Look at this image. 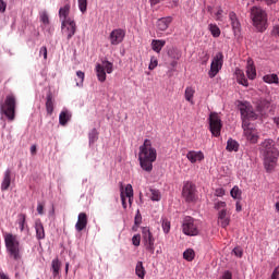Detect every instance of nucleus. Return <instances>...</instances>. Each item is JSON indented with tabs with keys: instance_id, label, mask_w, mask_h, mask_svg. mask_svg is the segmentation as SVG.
<instances>
[{
	"instance_id": "40",
	"label": "nucleus",
	"mask_w": 279,
	"mask_h": 279,
	"mask_svg": "<svg viewBox=\"0 0 279 279\" xmlns=\"http://www.w3.org/2000/svg\"><path fill=\"white\" fill-rule=\"evenodd\" d=\"M88 226V222H85L84 220H78L75 225V229L77 230V232H82V230H85V228Z\"/></svg>"
},
{
	"instance_id": "23",
	"label": "nucleus",
	"mask_w": 279,
	"mask_h": 279,
	"mask_svg": "<svg viewBox=\"0 0 279 279\" xmlns=\"http://www.w3.org/2000/svg\"><path fill=\"white\" fill-rule=\"evenodd\" d=\"M73 116L71 114V111L69 110H62L59 114V123L60 125H66V123H69L71 121V118Z\"/></svg>"
},
{
	"instance_id": "30",
	"label": "nucleus",
	"mask_w": 279,
	"mask_h": 279,
	"mask_svg": "<svg viewBox=\"0 0 279 279\" xmlns=\"http://www.w3.org/2000/svg\"><path fill=\"white\" fill-rule=\"evenodd\" d=\"M227 151H239V142L229 138L227 142Z\"/></svg>"
},
{
	"instance_id": "12",
	"label": "nucleus",
	"mask_w": 279,
	"mask_h": 279,
	"mask_svg": "<svg viewBox=\"0 0 279 279\" xmlns=\"http://www.w3.org/2000/svg\"><path fill=\"white\" fill-rule=\"evenodd\" d=\"M61 29L63 36H66L68 40H71L73 36H75V32H77V25L75 24V20H68L61 23Z\"/></svg>"
},
{
	"instance_id": "8",
	"label": "nucleus",
	"mask_w": 279,
	"mask_h": 279,
	"mask_svg": "<svg viewBox=\"0 0 279 279\" xmlns=\"http://www.w3.org/2000/svg\"><path fill=\"white\" fill-rule=\"evenodd\" d=\"M221 69H223V52H218L214 57L210 64V70L208 71L210 80L217 77V74L219 73V71H221Z\"/></svg>"
},
{
	"instance_id": "60",
	"label": "nucleus",
	"mask_w": 279,
	"mask_h": 279,
	"mask_svg": "<svg viewBox=\"0 0 279 279\" xmlns=\"http://www.w3.org/2000/svg\"><path fill=\"white\" fill-rule=\"evenodd\" d=\"M5 8H8V4H5L3 0H0V12L1 13L5 12Z\"/></svg>"
},
{
	"instance_id": "20",
	"label": "nucleus",
	"mask_w": 279,
	"mask_h": 279,
	"mask_svg": "<svg viewBox=\"0 0 279 279\" xmlns=\"http://www.w3.org/2000/svg\"><path fill=\"white\" fill-rule=\"evenodd\" d=\"M169 25H171V17H162L157 21V29L159 32H167Z\"/></svg>"
},
{
	"instance_id": "21",
	"label": "nucleus",
	"mask_w": 279,
	"mask_h": 279,
	"mask_svg": "<svg viewBox=\"0 0 279 279\" xmlns=\"http://www.w3.org/2000/svg\"><path fill=\"white\" fill-rule=\"evenodd\" d=\"M36 239L43 241L45 239V227L40 220L35 221Z\"/></svg>"
},
{
	"instance_id": "6",
	"label": "nucleus",
	"mask_w": 279,
	"mask_h": 279,
	"mask_svg": "<svg viewBox=\"0 0 279 279\" xmlns=\"http://www.w3.org/2000/svg\"><path fill=\"white\" fill-rule=\"evenodd\" d=\"M0 112L7 117L8 121L16 119V96L9 94L3 102H0Z\"/></svg>"
},
{
	"instance_id": "48",
	"label": "nucleus",
	"mask_w": 279,
	"mask_h": 279,
	"mask_svg": "<svg viewBox=\"0 0 279 279\" xmlns=\"http://www.w3.org/2000/svg\"><path fill=\"white\" fill-rule=\"evenodd\" d=\"M132 243L135 245V247H138V245H141V234H135L132 238Z\"/></svg>"
},
{
	"instance_id": "10",
	"label": "nucleus",
	"mask_w": 279,
	"mask_h": 279,
	"mask_svg": "<svg viewBox=\"0 0 279 279\" xmlns=\"http://www.w3.org/2000/svg\"><path fill=\"white\" fill-rule=\"evenodd\" d=\"M221 128H223V125L221 124V118H219V113L211 112L209 114V130L213 136H221Z\"/></svg>"
},
{
	"instance_id": "1",
	"label": "nucleus",
	"mask_w": 279,
	"mask_h": 279,
	"mask_svg": "<svg viewBox=\"0 0 279 279\" xmlns=\"http://www.w3.org/2000/svg\"><path fill=\"white\" fill-rule=\"evenodd\" d=\"M239 110L241 112L242 129L244 130L245 138L253 144L258 143V131L250 123L251 121H256L258 114L254 112V108H252L248 102L240 104Z\"/></svg>"
},
{
	"instance_id": "44",
	"label": "nucleus",
	"mask_w": 279,
	"mask_h": 279,
	"mask_svg": "<svg viewBox=\"0 0 279 279\" xmlns=\"http://www.w3.org/2000/svg\"><path fill=\"white\" fill-rule=\"evenodd\" d=\"M76 75L80 80V82H76V86H83L84 85V77H85L84 72L77 71Z\"/></svg>"
},
{
	"instance_id": "2",
	"label": "nucleus",
	"mask_w": 279,
	"mask_h": 279,
	"mask_svg": "<svg viewBox=\"0 0 279 279\" xmlns=\"http://www.w3.org/2000/svg\"><path fill=\"white\" fill-rule=\"evenodd\" d=\"M158 158V151L151 145V140H145L143 145L140 146L138 161L140 167L146 173H151L154 171V162Z\"/></svg>"
},
{
	"instance_id": "9",
	"label": "nucleus",
	"mask_w": 279,
	"mask_h": 279,
	"mask_svg": "<svg viewBox=\"0 0 279 279\" xmlns=\"http://www.w3.org/2000/svg\"><path fill=\"white\" fill-rule=\"evenodd\" d=\"M142 239L145 246V250L148 251L150 254L156 252V239H154V234L149 230V228H144L142 231Z\"/></svg>"
},
{
	"instance_id": "49",
	"label": "nucleus",
	"mask_w": 279,
	"mask_h": 279,
	"mask_svg": "<svg viewBox=\"0 0 279 279\" xmlns=\"http://www.w3.org/2000/svg\"><path fill=\"white\" fill-rule=\"evenodd\" d=\"M215 195L216 197H223V195H226V190L223 187H218L215 191Z\"/></svg>"
},
{
	"instance_id": "29",
	"label": "nucleus",
	"mask_w": 279,
	"mask_h": 279,
	"mask_svg": "<svg viewBox=\"0 0 279 279\" xmlns=\"http://www.w3.org/2000/svg\"><path fill=\"white\" fill-rule=\"evenodd\" d=\"M135 274L141 279H145L146 271H145V267L143 266V262H137L135 267Z\"/></svg>"
},
{
	"instance_id": "63",
	"label": "nucleus",
	"mask_w": 279,
	"mask_h": 279,
	"mask_svg": "<svg viewBox=\"0 0 279 279\" xmlns=\"http://www.w3.org/2000/svg\"><path fill=\"white\" fill-rule=\"evenodd\" d=\"M36 151H37L36 145L31 146L32 156H36Z\"/></svg>"
},
{
	"instance_id": "7",
	"label": "nucleus",
	"mask_w": 279,
	"mask_h": 279,
	"mask_svg": "<svg viewBox=\"0 0 279 279\" xmlns=\"http://www.w3.org/2000/svg\"><path fill=\"white\" fill-rule=\"evenodd\" d=\"M182 232L186 236H197V234H199V226L197 225V220L191 216H186L182 222Z\"/></svg>"
},
{
	"instance_id": "33",
	"label": "nucleus",
	"mask_w": 279,
	"mask_h": 279,
	"mask_svg": "<svg viewBox=\"0 0 279 279\" xmlns=\"http://www.w3.org/2000/svg\"><path fill=\"white\" fill-rule=\"evenodd\" d=\"M149 197L151 199V202H160L162 195L160 194V191L156 190V189H149Z\"/></svg>"
},
{
	"instance_id": "56",
	"label": "nucleus",
	"mask_w": 279,
	"mask_h": 279,
	"mask_svg": "<svg viewBox=\"0 0 279 279\" xmlns=\"http://www.w3.org/2000/svg\"><path fill=\"white\" fill-rule=\"evenodd\" d=\"M39 56L44 57V60H47V47H41L39 50Z\"/></svg>"
},
{
	"instance_id": "53",
	"label": "nucleus",
	"mask_w": 279,
	"mask_h": 279,
	"mask_svg": "<svg viewBox=\"0 0 279 279\" xmlns=\"http://www.w3.org/2000/svg\"><path fill=\"white\" fill-rule=\"evenodd\" d=\"M270 102L268 100H262L259 104V107L262 108L260 110H265L267 108H269Z\"/></svg>"
},
{
	"instance_id": "34",
	"label": "nucleus",
	"mask_w": 279,
	"mask_h": 279,
	"mask_svg": "<svg viewBox=\"0 0 279 279\" xmlns=\"http://www.w3.org/2000/svg\"><path fill=\"white\" fill-rule=\"evenodd\" d=\"M209 32L214 38H219V36H221V29L217 24H209Z\"/></svg>"
},
{
	"instance_id": "17",
	"label": "nucleus",
	"mask_w": 279,
	"mask_h": 279,
	"mask_svg": "<svg viewBox=\"0 0 279 279\" xmlns=\"http://www.w3.org/2000/svg\"><path fill=\"white\" fill-rule=\"evenodd\" d=\"M218 223L221 228H228L230 226V215H228V209H221L218 213Z\"/></svg>"
},
{
	"instance_id": "58",
	"label": "nucleus",
	"mask_w": 279,
	"mask_h": 279,
	"mask_svg": "<svg viewBox=\"0 0 279 279\" xmlns=\"http://www.w3.org/2000/svg\"><path fill=\"white\" fill-rule=\"evenodd\" d=\"M112 63L106 61V73H112Z\"/></svg>"
},
{
	"instance_id": "36",
	"label": "nucleus",
	"mask_w": 279,
	"mask_h": 279,
	"mask_svg": "<svg viewBox=\"0 0 279 279\" xmlns=\"http://www.w3.org/2000/svg\"><path fill=\"white\" fill-rule=\"evenodd\" d=\"M183 258L185 260H187L189 263H191V260H193L195 258V251H193L192 248H187L184 253H183Z\"/></svg>"
},
{
	"instance_id": "54",
	"label": "nucleus",
	"mask_w": 279,
	"mask_h": 279,
	"mask_svg": "<svg viewBox=\"0 0 279 279\" xmlns=\"http://www.w3.org/2000/svg\"><path fill=\"white\" fill-rule=\"evenodd\" d=\"M78 220L88 223V216L86 215V213L78 214Z\"/></svg>"
},
{
	"instance_id": "45",
	"label": "nucleus",
	"mask_w": 279,
	"mask_h": 279,
	"mask_svg": "<svg viewBox=\"0 0 279 279\" xmlns=\"http://www.w3.org/2000/svg\"><path fill=\"white\" fill-rule=\"evenodd\" d=\"M40 21L41 23H44L45 25H49V14H47V12H41L40 13Z\"/></svg>"
},
{
	"instance_id": "13",
	"label": "nucleus",
	"mask_w": 279,
	"mask_h": 279,
	"mask_svg": "<svg viewBox=\"0 0 279 279\" xmlns=\"http://www.w3.org/2000/svg\"><path fill=\"white\" fill-rule=\"evenodd\" d=\"M120 197L124 210L128 208V203L132 206V199H134V189H132V184H128L125 189L121 187Z\"/></svg>"
},
{
	"instance_id": "5",
	"label": "nucleus",
	"mask_w": 279,
	"mask_h": 279,
	"mask_svg": "<svg viewBox=\"0 0 279 279\" xmlns=\"http://www.w3.org/2000/svg\"><path fill=\"white\" fill-rule=\"evenodd\" d=\"M251 19L257 32L263 33L269 27V24L267 23V12L262 8L253 7L251 9Z\"/></svg>"
},
{
	"instance_id": "11",
	"label": "nucleus",
	"mask_w": 279,
	"mask_h": 279,
	"mask_svg": "<svg viewBox=\"0 0 279 279\" xmlns=\"http://www.w3.org/2000/svg\"><path fill=\"white\" fill-rule=\"evenodd\" d=\"M182 196L184 197L185 202H195V198L197 197L195 183L186 181L183 185Z\"/></svg>"
},
{
	"instance_id": "38",
	"label": "nucleus",
	"mask_w": 279,
	"mask_h": 279,
	"mask_svg": "<svg viewBox=\"0 0 279 279\" xmlns=\"http://www.w3.org/2000/svg\"><path fill=\"white\" fill-rule=\"evenodd\" d=\"M230 195L233 199H241V195H242L241 189H239V186H233L230 192Z\"/></svg>"
},
{
	"instance_id": "18",
	"label": "nucleus",
	"mask_w": 279,
	"mask_h": 279,
	"mask_svg": "<svg viewBox=\"0 0 279 279\" xmlns=\"http://www.w3.org/2000/svg\"><path fill=\"white\" fill-rule=\"evenodd\" d=\"M11 184H12V170L7 169L3 173V178L1 182V191H8Z\"/></svg>"
},
{
	"instance_id": "43",
	"label": "nucleus",
	"mask_w": 279,
	"mask_h": 279,
	"mask_svg": "<svg viewBox=\"0 0 279 279\" xmlns=\"http://www.w3.org/2000/svg\"><path fill=\"white\" fill-rule=\"evenodd\" d=\"M158 66V59L156 57L150 58V63L148 65L149 71H154Z\"/></svg>"
},
{
	"instance_id": "3",
	"label": "nucleus",
	"mask_w": 279,
	"mask_h": 279,
	"mask_svg": "<svg viewBox=\"0 0 279 279\" xmlns=\"http://www.w3.org/2000/svg\"><path fill=\"white\" fill-rule=\"evenodd\" d=\"M260 151L264 156V167L267 173H271L278 167L279 145L274 140H265Z\"/></svg>"
},
{
	"instance_id": "50",
	"label": "nucleus",
	"mask_w": 279,
	"mask_h": 279,
	"mask_svg": "<svg viewBox=\"0 0 279 279\" xmlns=\"http://www.w3.org/2000/svg\"><path fill=\"white\" fill-rule=\"evenodd\" d=\"M233 254H235V256H238V258H241L243 256V248L236 246L233 248Z\"/></svg>"
},
{
	"instance_id": "51",
	"label": "nucleus",
	"mask_w": 279,
	"mask_h": 279,
	"mask_svg": "<svg viewBox=\"0 0 279 279\" xmlns=\"http://www.w3.org/2000/svg\"><path fill=\"white\" fill-rule=\"evenodd\" d=\"M97 141V132L94 130L89 133V143H95Z\"/></svg>"
},
{
	"instance_id": "24",
	"label": "nucleus",
	"mask_w": 279,
	"mask_h": 279,
	"mask_svg": "<svg viewBox=\"0 0 279 279\" xmlns=\"http://www.w3.org/2000/svg\"><path fill=\"white\" fill-rule=\"evenodd\" d=\"M150 45L153 51L160 53V51H162V47L167 45V41L165 39H153Z\"/></svg>"
},
{
	"instance_id": "27",
	"label": "nucleus",
	"mask_w": 279,
	"mask_h": 279,
	"mask_svg": "<svg viewBox=\"0 0 279 279\" xmlns=\"http://www.w3.org/2000/svg\"><path fill=\"white\" fill-rule=\"evenodd\" d=\"M62 267V262L58 258L52 259L51 269L53 278H58L60 276V269Z\"/></svg>"
},
{
	"instance_id": "35",
	"label": "nucleus",
	"mask_w": 279,
	"mask_h": 279,
	"mask_svg": "<svg viewBox=\"0 0 279 279\" xmlns=\"http://www.w3.org/2000/svg\"><path fill=\"white\" fill-rule=\"evenodd\" d=\"M266 84H278V75L277 74H267L263 77Z\"/></svg>"
},
{
	"instance_id": "57",
	"label": "nucleus",
	"mask_w": 279,
	"mask_h": 279,
	"mask_svg": "<svg viewBox=\"0 0 279 279\" xmlns=\"http://www.w3.org/2000/svg\"><path fill=\"white\" fill-rule=\"evenodd\" d=\"M221 16H223V10L219 8L216 12V21H221Z\"/></svg>"
},
{
	"instance_id": "59",
	"label": "nucleus",
	"mask_w": 279,
	"mask_h": 279,
	"mask_svg": "<svg viewBox=\"0 0 279 279\" xmlns=\"http://www.w3.org/2000/svg\"><path fill=\"white\" fill-rule=\"evenodd\" d=\"M270 279H279V269L275 268Z\"/></svg>"
},
{
	"instance_id": "19",
	"label": "nucleus",
	"mask_w": 279,
	"mask_h": 279,
	"mask_svg": "<svg viewBox=\"0 0 279 279\" xmlns=\"http://www.w3.org/2000/svg\"><path fill=\"white\" fill-rule=\"evenodd\" d=\"M69 14H71V4L68 3L64 7L59 9V19L61 23L63 21H73V19L69 17Z\"/></svg>"
},
{
	"instance_id": "31",
	"label": "nucleus",
	"mask_w": 279,
	"mask_h": 279,
	"mask_svg": "<svg viewBox=\"0 0 279 279\" xmlns=\"http://www.w3.org/2000/svg\"><path fill=\"white\" fill-rule=\"evenodd\" d=\"M185 100L189 101L190 104H195L193 101V97L195 96V89L193 87H186L185 88Z\"/></svg>"
},
{
	"instance_id": "37",
	"label": "nucleus",
	"mask_w": 279,
	"mask_h": 279,
	"mask_svg": "<svg viewBox=\"0 0 279 279\" xmlns=\"http://www.w3.org/2000/svg\"><path fill=\"white\" fill-rule=\"evenodd\" d=\"M161 227L165 234H169V232L171 231V221H169V219L167 218H162Z\"/></svg>"
},
{
	"instance_id": "64",
	"label": "nucleus",
	"mask_w": 279,
	"mask_h": 279,
	"mask_svg": "<svg viewBox=\"0 0 279 279\" xmlns=\"http://www.w3.org/2000/svg\"><path fill=\"white\" fill-rule=\"evenodd\" d=\"M0 279H10V277L8 275H5V272H3L2 270L0 271Z\"/></svg>"
},
{
	"instance_id": "39",
	"label": "nucleus",
	"mask_w": 279,
	"mask_h": 279,
	"mask_svg": "<svg viewBox=\"0 0 279 279\" xmlns=\"http://www.w3.org/2000/svg\"><path fill=\"white\" fill-rule=\"evenodd\" d=\"M78 9L82 14H86V11L88 10V0H78Z\"/></svg>"
},
{
	"instance_id": "55",
	"label": "nucleus",
	"mask_w": 279,
	"mask_h": 279,
	"mask_svg": "<svg viewBox=\"0 0 279 279\" xmlns=\"http://www.w3.org/2000/svg\"><path fill=\"white\" fill-rule=\"evenodd\" d=\"M220 279H232V272L230 270L225 271Z\"/></svg>"
},
{
	"instance_id": "52",
	"label": "nucleus",
	"mask_w": 279,
	"mask_h": 279,
	"mask_svg": "<svg viewBox=\"0 0 279 279\" xmlns=\"http://www.w3.org/2000/svg\"><path fill=\"white\" fill-rule=\"evenodd\" d=\"M37 213L38 215H45V205L43 203H38Z\"/></svg>"
},
{
	"instance_id": "28",
	"label": "nucleus",
	"mask_w": 279,
	"mask_h": 279,
	"mask_svg": "<svg viewBox=\"0 0 279 279\" xmlns=\"http://www.w3.org/2000/svg\"><path fill=\"white\" fill-rule=\"evenodd\" d=\"M235 77H236L238 84H241L242 86H250V84L247 83V78L245 77V73L243 72V70L236 69V70H235Z\"/></svg>"
},
{
	"instance_id": "61",
	"label": "nucleus",
	"mask_w": 279,
	"mask_h": 279,
	"mask_svg": "<svg viewBox=\"0 0 279 279\" xmlns=\"http://www.w3.org/2000/svg\"><path fill=\"white\" fill-rule=\"evenodd\" d=\"M271 34L272 36H279V25L274 26Z\"/></svg>"
},
{
	"instance_id": "47",
	"label": "nucleus",
	"mask_w": 279,
	"mask_h": 279,
	"mask_svg": "<svg viewBox=\"0 0 279 279\" xmlns=\"http://www.w3.org/2000/svg\"><path fill=\"white\" fill-rule=\"evenodd\" d=\"M202 64H208V60H210V54L208 52H202Z\"/></svg>"
},
{
	"instance_id": "16",
	"label": "nucleus",
	"mask_w": 279,
	"mask_h": 279,
	"mask_svg": "<svg viewBox=\"0 0 279 279\" xmlns=\"http://www.w3.org/2000/svg\"><path fill=\"white\" fill-rule=\"evenodd\" d=\"M186 158L192 165H195V162H202L204 160V153L202 150H190L186 154Z\"/></svg>"
},
{
	"instance_id": "22",
	"label": "nucleus",
	"mask_w": 279,
	"mask_h": 279,
	"mask_svg": "<svg viewBox=\"0 0 279 279\" xmlns=\"http://www.w3.org/2000/svg\"><path fill=\"white\" fill-rule=\"evenodd\" d=\"M96 74L99 82H106V65L104 62L96 64Z\"/></svg>"
},
{
	"instance_id": "62",
	"label": "nucleus",
	"mask_w": 279,
	"mask_h": 279,
	"mask_svg": "<svg viewBox=\"0 0 279 279\" xmlns=\"http://www.w3.org/2000/svg\"><path fill=\"white\" fill-rule=\"evenodd\" d=\"M235 210H236V213H241L243 210V207L241 206V202H236Z\"/></svg>"
},
{
	"instance_id": "4",
	"label": "nucleus",
	"mask_w": 279,
	"mask_h": 279,
	"mask_svg": "<svg viewBox=\"0 0 279 279\" xmlns=\"http://www.w3.org/2000/svg\"><path fill=\"white\" fill-rule=\"evenodd\" d=\"M4 245L10 258H13V260H21V242H19V238H16V235L5 233Z\"/></svg>"
},
{
	"instance_id": "42",
	"label": "nucleus",
	"mask_w": 279,
	"mask_h": 279,
	"mask_svg": "<svg viewBox=\"0 0 279 279\" xmlns=\"http://www.w3.org/2000/svg\"><path fill=\"white\" fill-rule=\"evenodd\" d=\"M226 206H227L226 202L219 201V202L215 203L214 208L216 210H219V213H220V210H226Z\"/></svg>"
},
{
	"instance_id": "46",
	"label": "nucleus",
	"mask_w": 279,
	"mask_h": 279,
	"mask_svg": "<svg viewBox=\"0 0 279 279\" xmlns=\"http://www.w3.org/2000/svg\"><path fill=\"white\" fill-rule=\"evenodd\" d=\"M142 221H143V216H141V210H137L134 218V223L135 226H141Z\"/></svg>"
},
{
	"instance_id": "26",
	"label": "nucleus",
	"mask_w": 279,
	"mask_h": 279,
	"mask_svg": "<svg viewBox=\"0 0 279 279\" xmlns=\"http://www.w3.org/2000/svg\"><path fill=\"white\" fill-rule=\"evenodd\" d=\"M246 75L248 80H256V66H254V61L252 60L247 61Z\"/></svg>"
},
{
	"instance_id": "15",
	"label": "nucleus",
	"mask_w": 279,
	"mask_h": 279,
	"mask_svg": "<svg viewBox=\"0 0 279 279\" xmlns=\"http://www.w3.org/2000/svg\"><path fill=\"white\" fill-rule=\"evenodd\" d=\"M229 21L234 36H239L241 34V21L234 11L229 13Z\"/></svg>"
},
{
	"instance_id": "25",
	"label": "nucleus",
	"mask_w": 279,
	"mask_h": 279,
	"mask_svg": "<svg viewBox=\"0 0 279 279\" xmlns=\"http://www.w3.org/2000/svg\"><path fill=\"white\" fill-rule=\"evenodd\" d=\"M46 112L49 117L53 114V94H51V92L46 96Z\"/></svg>"
},
{
	"instance_id": "14",
	"label": "nucleus",
	"mask_w": 279,
	"mask_h": 279,
	"mask_svg": "<svg viewBox=\"0 0 279 279\" xmlns=\"http://www.w3.org/2000/svg\"><path fill=\"white\" fill-rule=\"evenodd\" d=\"M124 38H125V31L122 28H116L109 35V43L113 46L121 45Z\"/></svg>"
},
{
	"instance_id": "41",
	"label": "nucleus",
	"mask_w": 279,
	"mask_h": 279,
	"mask_svg": "<svg viewBox=\"0 0 279 279\" xmlns=\"http://www.w3.org/2000/svg\"><path fill=\"white\" fill-rule=\"evenodd\" d=\"M168 56L170 58H173V60H180V53H178V50H175V48H171L170 50H168Z\"/></svg>"
},
{
	"instance_id": "32",
	"label": "nucleus",
	"mask_w": 279,
	"mask_h": 279,
	"mask_svg": "<svg viewBox=\"0 0 279 279\" xmlns=\"http://www.w3.org/2000/svg\"><path fill=\"white\" fill-rule=\"evenodd\" d=\"M27 221V216L25 214H20L17 216V223H19V228L21 230V232H23L25 230V226H26V222Z\"/></svg>"
}]
</instances>
